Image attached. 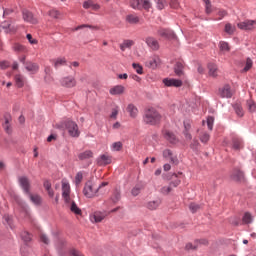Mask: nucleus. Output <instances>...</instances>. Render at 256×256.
I'll use <instances>...</instances> for the list:
<instances>
[{
    "instance_id": "f257e3e1",
    "label": "nucleus",
    "mask_w": 256,
    "mask_h": 256,
    "mask_svg": "<svg viewBox=\"0 0 256 256\" xmlns=\"http://www.w3.org/2000/svg\"><path fill=\"white\" fill-rule=\"evenodd\" d=\"M58 129H66L70 137H79V126L71 120H65L56 125Z\"/></svg>"
},
{
    "instance_id": "f03ea898",
    "label": "nucleus",
    "mask_w": 256,
    "mask_h": 256,
    "mask_svg": "<svg viewBox=\"0 0 256 256\" xmlns=\"http://www.w3.org/2000/svg\"><path fill=\"white\" fill-rule=\"evenodd\" d=\"M144 122L147 125H157L161 123V114H159L155 108H149L144 116Z\"/></svg>"
},
{
    "instance_id": "7ed1b4c3",
    "label": "nucleus",
    "mask_w": 256,
    "mask_h": 256,
    "mask_svg": "<svg viewBox=\"0 0 256 256\" xmlns=\"http://www.w3.org/2000/svg\"><path fill=\"white\" fill-rule=\"evenodd\" d=\"M99 191V186L93 184V182H87L83 189V194L88 199H92V197H97V192Z\"/></svg>"
},
{
    "instance_id": "20e7f679",
    "label": "nucleus",
    "mask_w": 256,
    "mask_h": 256,
    "mask_svg": "<svg viewBox=\"0 0 256 256\" xmlns=\"http://www.w3.org/2000/svg\"><path fill=\"white\" fill-rule=\"evenodd\" d=\"M62 199L64 203H70L73 196L71 195V185L69 181L63 179L62 180Z\"/></svg>"
},
{
    "instance_id": "39448f33",
    "label": "nucleus",
    "mask_w": 256,
    "mask_h": 256,
    "mask_svg": "<svg viewBox=\"0 0 256 256\" xmlns=\"http://www.w3.org/2000/svg\"><path fill=\"white\" fill-rule=\"evenodd\" d=\"M61 87H65L66 89H73V87H77V79L75 76H64L60 79Z\"/></svg>"
},
{
    "instance_id": "423d86ee",
    "label": "nucleus",
    "mask_w": 256,
    "mask_h": 256,
    "mask_svg": "<svg viewBox=\"0 0 256 256\" xmlns=\"http://www.w3.org/2000/svg\"><path fill=\"white\" fill-rule=\"evenodd\" d=\"M237 27L242 31H253V29H256V20H244L238 23Z\"/></svg>"
},
{
    "instance_id": "0eeeda50",
    "label": "nucleus",
    "mask_w": 256,
    "mask_h": 256,
    "mask_svg": "<svg viewBox=\"0 0 256 256\" xmlns=\"http://www.w3.org/2000/svg\"><path fill=\"white\" fill-rule=\"evenodd\" d=\"M218 95L222 97V99H231L233 97V90H231V86H229V84H225L219 88Z\"/></svg>"
},
{
    "instance_id": "6e6552de",
    "label": "nucleus",
    "mask_w": 256,
    "mask_h": 256,
    "mask_svg": "<svg viewBox=\"0 0 256 256\" xmlns=\"http://www.w3.org/2000/svg\"><path fill=\"white\" fill-rule=\"evenodd\" d=\"M231 179L236 183H245V173L240 169H234L231 173Z\"/></svg>"
},
{
    "instance_id": "1a4fd4ad",
    "label": "nucleus",
    "mask_w": 256,
    "mask_h": 256,
    "mask_svg": "<svg viewBox=\"0 0 256 256\" xmlns=\"http://www.w3.org/2000/svg\"><path fill=\"white\" fill-rule=\"evenodd\" d=\"M19 183H20V187L23 189L24 193L26 195H28L29 193H31L30 189H31V184L29 182V178L25 177V176H21L18 179Z\"/></svg>"
},
{
    "instance_id": "9d476101",
    "label": "nucleus",
    "mask_w": 256,
    "mask_h": 256,
    "mask_svg": "<svg viewBox=\"0 0 256 256\" xmlns=\"http://www.w3.org/2000/svg\"><path fill=\"white\" fill-rule=\"evenodd\" d=\"M146 45L152 49V51H159V41L153 36H148L145 38Z\"/></svg>"
},
{
    "instance_id": "9b49d317",
    "label": "nucleus",
    "mask_w": 256,
    "mask_h": 256,
    "mask_svg": "<svg viewBox=\"0 0 256 256\" xmlns=\"http://www.w3.org/2000/svg\"><path fill=\"white\" fill-rule=\"evenodd\" d=\"M145 65L149 69H157V66L161 65V58L159 56H152L146 61Z\"/></svg>"
},
{
    "instance_id": "f8f14e48",
    "label": "nucleus",
    "mask_w": 256,
    "mask_h": 256,
    "mask_svg": "<svg viewBox=\"0 0 256 256\" xmlns=\"http://www.w3.org/2000/svg\"><path fill=\"white\" fill-rule=\"evenodd\" d=\"M162 83H164L165 87H182L183 81L173 79V78H164L162 80Z\"/></svg>"
},
{
    "instance_id": "ddd939ff",
    "label": "nucleus",
    "mask_w": 256,
    "mask_h": 256,
    "mask_svg": "<svg viewBox=\"0 0 256 256\" xmlns=\"http://www.w3.org/2000/svg\"><path fill=\"white\" fill-rule=\"evenodd\" d=\"M66 207L70 209L71 213H74V215H81L82 211L80 210L79 206H77V203L72 199H70V202H64Z\"/></svg>"
},
{
    "instance_id": "4468645a",
    "label": "nucleus",
    "mask_w": 256,
    "mask_h": 256,
    "mask_svg": "<svg viewBox=\"0 0 256 256\" xmlns=\"http://www.w3.org/2000/svg\"><path fill=\"white\" fill-rule=\"evenodd\" d=\"M112 158L109 154H102L97 158V163L100 167H105V165H110Z\"/></svg>"
},
{
    "instance_id": "2eb2a0df",
    "label": "nucleus",
    "mask_w": 256,
    "mask_h": 256,
    "mask_svg": "<svg viewBox=\"0 0 256 256\" xmlns=\"http://www.w3.org/2000/svg\"><path fill=\"white\" fill-rule=\"evenodd\" d=\"M23 19L26 23H31L32 25H37L38 21L37 18L33 17V13L29 10H23Z\"/></svg>"
},
{
    "instance_id": "dca6fc26",
    "label": "nucleus",
    "mask_w": 256,
    "mask_h": 256,
    "mask_svg": "<svg viewBox=\"0 0 256 256\" xmlns=\"http://www.w3.org/2000/svg\"><path fill=\"white\" fill-rule=\"evenodd\" d=\"M158 35L160 37H163L164 39H173L175 37V34L170 29L160 28L158 30Z\"/></svg>"
},
{
    "instance_id": "f3484780",
    "label": "nucleus",
    "mask_w": 256,
    "mask_h": 256,
    "mask_svg": "<svg viewBox=\"0 0 256 256\" xmlns=\"http://www.w3.org/2000/svg\"><path fill=\"white\" fill-rule=\"evenodd\" d=\"M107 217V212H94L93 215L91 216V221L94 223H101L103 219Z\"/></svg>"
},
{
    "instance_id": "a211bd4d",
    "label": "nucleus",
    "mask_w": 256,
    "mask_h": 256,
    "mask_svg": "<svg viewBox=\"0 0 256 256\" xmlns=\"http://www.w3.org/2000/svg\"><path fill=\"white\" fill-rule=\"evenodd\" d=\"M163 135H164V139H166V141H169V143H172L173 145H175V143H177V136H175V134L169 130H164L163 131Z\"/></svg>"
},
{
    "instance_id": "6ab92c4d",
    "label": "nucleus",
    "mask_w": 256,
    "mask_h": 256,
    "mask_svg": "<svg viewBox=\"0 0 256 256\" xmlns=\"http://www.w3.org/2000/svg\"><path fill=\"white\" fill-rule=\"evenodd\" d=\"M1 29H5L6 33H13L15 31H17V28L15 27V24L12 22H4L1 26H0V31Z\"/></svg>"
},
{
    "instance_id": "aec40b11",
    "label": "nucleus",
    "mask_w": 256,
    "mask_h": 256,
    "mask_svg": "<svg viewBox=\"0 0 256 256\" xmlns=\"http://www.w3.org/2000/svg\"><path fill=\"white\" fill-rule=\"evenodd\" d=\"M110 95H123L125 87L123 85H116L109 90Z\"/></svg>"
},
{
    "instance_id": "412c9836",
    "label": "nucleus",
    "mask_w": 256,
    "mask_h": 256,
    "mask_svg": "<svg viewBox=\"0 0 256 256\" xmlns=\"http://www.w3.org/2000/svg\"><path fill=\"white\" fill-rule=\"evenodd\" d=\"M163 157H165V159H170V161L174 165H177L179 163V160L175 156H173V152L169 149L163 151Z\"/></svg>"
},
{
    "instance_id": "4be33fe9",
    "label": "nucleus",
    "mask_w": 256,
    "mask_h": 256,
    "mask_svg": "<svg viewBox=\"0 0 256 256\" xmlns=\"http://www.w3.org/2000/svg\"><path fill=\"white\" fill-rule=\"evenodd\" d=\"M84 9H91L92 11H99L100 6L99 4H95L93 0H87L83 3Z\"/></svg>"
},
{
    "instance_id": "5701e85b",
    "label": "nucleus",
    "mask_w": 256,
    "mask_h": 256,
    "mask_svg": "<svg viewBox=\"0 0 256 256\" xmlns=\"http://www.w3.org/2000/svg\"><path fill=\"white\" fill-rule=\"evenodd\" d=\"M30 201L34 204V205H41V203H43V198H41V196L39 194H31V192H29V194H27Z\"/></svg>"
},
{
    "instance_id": "b1692460",
    "label": "nucleus",
    "mask_w": 256,
    "mask_h": 256,
    "mask_svg": "<svg viewBox=\"0 0 256 256\" xmlns=\"http://www.w3.org/2000/svg\"><path fill=\"white\" fill-rule=\"evenodd\" d=\"M161 205V199H156V200H152L149 201L146 204L147 209H149L150 211H155L157 209H159V206Z\"/></svg>"
},
{
    "instance_id": "393cba45",
    "label": "nucleus",
    "mask_w": 256,
    "mask_h": 256,
    "mask_svg": "<svg viewBox=\"0 0 256 256\" xmlns=\"http://www.w3.org/2000/svg\"><path fill=\"white\" fill-rule=\"evenodd\" d=\"M126 110L127 113H129L130 117H132V119H135V117H137V115L139 114V110L134 104H129Z\"/></svg>"
},
{
    "instance_id": "a878e982",
    "label": "nucleus",
    "mask_w": 256,
    "mask_h": 256,
    "mask_svg": "<svg viewBox=\"0 0 256 256\" xmlns=\"http://www.w3.org/2000/svg\"><path fill=\"white\" fill-rule=\"evenodd\" d=\"M25 69L28 70L29 73H32L34 75V73H37V71H39V65H37V63L28 62L25 64Z\"/></svg>"
},
{
    "instance_id": "bb28decb",
    "label": "nucleus",
    "mask_w": 256,
    "mask_h": 256,
    "mask_svg": "<svg viewBox=\"0 0 256 256\" xmlns=\"http://www.w3.org/2000/svg\"><path fill=\"white\" fill-rule=\"evenodd\" d=\"M52 63L55 69H59V67H63V65H67V59L65 58H57L52 60Z\"/></svg>"
},
{
    "instance_id": "cd10ccee",
    "label": "nucleus",
    "mask_w": 256,
    "mask_h": 256,
    "mask_svg": "<svg viewBox=\"0 0 256 256\" xmlns=\"http://www.w3.org/2000/svg\"><path fill=\"white\" fill-rule=\"evenodd\" d=\"M232 147L236 151H239V149H241L243 147V141L241 139H239L238 137H234L232 139Z\"/></svg>"
},
{
    "instance_id": "c85d7f7f",
    "label": "nucleus",
    "mask_w": 256,
    "mask_h": 256,
    "mask_svg": "<svg viewBox=\"0 0 256 256\" xmlns=\"http://www.w3.org/2000/svg\"><path fill=\"white\" fill-rule=\"evenodd\" d=\"M208 71H209V75L210 77H217V73H218V68L217 65H215L214 63H209L208 64Z\"/></svg>"
},
{
    "instance_id": "c756f323",
    "label": "nucleus",
    "mask_w": 256,
    "mask_h": 256,
    "mask_svg": "<svg viewBox=\"0 0 256 256\" xmlns=\"http://www.w3.org/2000/svg\"><path fill=\"white\" fill-rule=\"evenodd\" d=\"M135 45L133 40H124L122 44H120L121 51H125L126 49H131Z\"/></svg>"
},
{
    "instance_id": "7c9ffc66",
    "label": "nucleus",
    "mask_w": 256,
    "mask_h": 256,
    "mask_svg": "<svg viewBox=\"0 0 256 256\" xmlns=\"http://www.w3.org/2000/svg\"><path fill=\"white\" fill-rule=\"evenodd\" d=\"M110 199L114 203H119L121 201V190L116 188Z\"/></svg>"
},
{
    "instance_id": "2f4dec72",
    "label": "nucleus",
    "mask_w": 256,
    "mask_h": 256,
    "mask_svg": "<svg viewBox=\"0 0 256 256\" xmlns=\"http://www.w3.org/2000/svg\"><path fill=\"white\" fill-rule=\"evenodd\" d=\"M184 67H185V65L183 64V62L176 63V65L174 67V71L178 77H181L183 75Z\"/></svg>"
},
{
    "instance_id": "473e14b6",
    "label": "nucleus",
    "mask_w": 256,
    "mask_h": 256,
    "mask_svg": "<svg viewBox=\"0 0 256 256\" xmlns=\"http://www.w3.org/2000/svg\"><path fill=\"white\" fill-rule=\"evenodd\" d=\"M126 21L127 23H130V25H137V23H139V16L129 14L126 16Z\"/></svg>"
},
{
    "instance_id": "72a5a7b5",
    "label": "nucleus",
    "mask_w": 256,
    "mask_h": 256,
    "mask_svg": "<svg viewBox=\"0 0 256 256\" xmlns=\"http://www.w3.org/2000/svg\"><path fill=\"white\" fill-rule=\"evenodd\" d=\"M91 157H93V152H91V150H86L85 152H82L78 155V158L80 159V161L91 159Z\"/></svg>"
},
{
    "instance_id": "f704fd0d",
    "label": "nucleus",
    "mask_w": 256,
    "mask_h": 256,
    "mask_svg": "<svg viewBox=\"0 0 256 256\" xmlns=\"http://www.w3.org/2000/svg\"><path fill=\"white\" fill-rule=\"evenodd\" d=\"M219 48L222 53H229L231 51V46L225 41H220Z\"/></svg>"
},
{
    "instance_id": "c9c22d12",
    "label": "nucleus",
    "mask_w": 256,
    "mask_h": 256,
    "mask_svg": "<svg viewBox=\"0 0 256 256\" xmlns=\"http://www.w3.org/2000/svg\"><path fill=\"white\" fill-rule=\"evenodd\" d=\"M14 80H15L16 86L19 88H21V87H23V85H25V78L23 77V75L17 74L14 77Z\"/></svg>"
},
{
    "instance_id": "e433bc0d",
    "label": "nucleus",
    "mask_w": 256,
    "mask_h": 256,
    "mask_svg": "<svg viewBox=\"0 0 256 256\" xmlns=\"http://www.w3.org/2000/svg\"><path fill=\"white\" fill-rule=\"evenodd\" d=\"M156 8L159 11H163L167 7V0H154Z\"/></svg>"
},
{
    "instance_id": "4c0bfd02",
    "label": "nucleus",
    "mask_w": 256,
    "mask_h": 256,
    "mask_svg": "<svg viewBox=\"0 0 256 256\" xmlns=\"http://www.w3.org/2000/svg\"><path fill=\"white\" fill-rule=\"evenodd\" d=\"M224 31L228 35H233V33H235V31H237V28L235 27V25H232L231 23H227L225 25Z\"/></svg>"
},
{
    "instance_id": "58836bf2",
    "label": "nucleus",
    "mask_w": 256,
    "mask_h": 256,
    "mask_svg": "<svg viewBox=\"0 0 256 256\" xmlns=\"http://www.w3.org/2000/svg\"><path fill=\"white\" fill-rule=\"evenodd\" d=\"M12 49H13V51H15V53H26L27 52V48L21 44H14Z\"/></svg>"
},
{
    "instance_id": "ea45409f",
    "label": "nucleus",
    "mask_w": 256,
    "mask_h": 256,
    "mask_svg": "<svg viewBox=\"0 0 256 256\" xmlns=\"http://www.w3.org/2000/svg\"><path fill=\"white\" fill-rule=\"evenodd\" d=\"M93 29L94 31H99V26H93V25H89V24H82L80 26H77L74 31H79L80 29Z\"/></svg>"
},
{
    "instance_id": "a19ab883",
    "label": "nucleus",
    "mask_w": 256,
    "mask_h": 256,
    "mask_svg": "<svg viewBox=\"0 0 256 256\" xmlns=\"http://www.w3.org/2000/svg\"><path fill=\"white\" fill-rule=\"evenodd\" d=\"M242 221L245 223V225H249V223H253V216L251 213L246 212L242 218Z\"/></svg>"
},
{
    "instance_id": "79ce46f5",
    "label": "nucleus",
    "mask_w": 256,
    "mask_h": 256,
    "mask_svg": "<svg viewBox=\"0 0 256 256\" xmlns=\"http://www.w3.org/2000/svg\"><path fill=\"white\" fill-rule=\"evenodd\" d=\"M235 113L238 117H243L244 112H243V107H241L239 104H234L233 105Z\"/></svg>"
},
{
    "instance_id": "37998d69",
    "label": "nucleus",
    "mask_w": 256,
    "mask_h": 256,
    "mask_svg": "<svg viewBox=\"0 0 256 256\" xmlns=\"http://www.w3.org/2000/svg\"><path fill=\"white\" fill-rule=\"evenodd\" d=\"M112 151H121L123 149V143L121 141L114 142L111 146Z\"/></svg>"
},
{
    "instance_id": "c03bdc74",
    "label": "nucleus",
    "mask_w": 256,
    "mask_h": 256,
    "mask_svg": "<svg viewBox=\"0 0 256 256\" xmlns=\"http://www.w3.org/2000/svg\"><path fill=\"white\" fill-rule=\"evenodd\" d=\"M153 7L151 4V1L149 0H142L141 9H145L146 11H149Z\"/></svg>"
},
{
    "instance_id": "a18cd8bd",
    "label": "nucleus",
    "mask_w": 256,
    "mask_h": 256,
    "mask_svg": "<svg viewBox=\"0 0 256 256\" xmlns=\"http://www.w3.org/2000/svg\"><path fill=\"white\" fill-rule=\"evenodd\" d=\"M247 105H248V110L250 111V113H255V111H256V104H255V101H253V100H248V101H247Z\"/></svg>"
},
{
    "instance_id": "49530a36",
    "label": "nucleus",
    "mask_w": 256,
    "mask_h": 256,
    "mask_svg": "<svg viewBox=\"0 0 256 256\" xmlns=\"http://www.w3.org/2000/svg\"><path fill=\"white\" fill-rule=\"evenodd\" d=\"M21 238L23 239V241H25V243H29V241H31L32 239V235L29 232L24 231L21 234Z\"/></svg>"
},
{
    "instance_id": "de8ad7c7",
    "label": "nucleus",
    "mask_w": 256,
    "mask_h": 256,
    "mask_svg": "<svg viewBox=\"0 0 256 256\" xmlns=\"http://www.w3.org/2000/svg\"><path fill=\"white\" fill-rule=\"evenodd\" d=\"M251 67H253V60H251L250 58H247L245 67L242 70L243 73H247V71H249L251 69Z\"/></svg>"
},
{
    "instance_id": "09e8293b",
    "label": "nucleus",
    "mask_w": 256,
    "mask_h": 256,
    "mask_svg": "<svg viewBox=\"0 0 256 256\" xmlns=\"http://www.w3.org/2000/svg\"><path fill=\"white\" fill-rule=\"evenodd\" d=\"M11 121V118H5V123L3 125L4 130L6 131V133L10 134L11 133V124H9V122Z\"/></svg>"
},
{
    "instance_id": "8fccbe9b",
    "label": "nucleus",
    "mask_w": 256,
    "mask_h": 256,
    "mask_svg": "<svg viewBox=\"0 0 256 256\" xmlns=\"http://www.w3.org/2000/svg\"><path fill=\"white\" fill-rule=\"evenodd\" d=\"M133 69L138 73V75H143V66L137 63L132 64Z\"/></svg>"
},
{
    "instance_id": "3c124183",
    "label": "nucleus",
    "mask_w": 256,
    "mask_h": 256,
    "mask_svg": "<svg viewBox=\"0 0 256 256\" xmlns=\"http://www.w3.org/2000/svg\"><path fill=\"white\" fill-rule=\"evenodd\" d=\"M142 0H131V7L133 9H141Z\"/></svg>"
},
{
    "instance_id": "603ef678",
    "label": "nucleus",
    "mask_w": 256,
    "mask_h": 256,
    "mask_svg": "<svg viewBox=\"0 0 256 256\" xmlns=\"http://www.w3.org/2000/svg\"><path fill=\"white\" fill-rule=\"evenodd\" d=\"M4 221L6 225H9L10 229H13V218H11V216L5 215Z\"/></svg>"
},
{
    "instance_id": "864d4df0",
    "label": "nucleus",
    "mask_w": 256,
    "mask_h": 256,
    "mask_svg": "<svg viewBox=\"0 0 256 256\" xmlns=\"http://www.w3.org/2000/svg\"><path fill=\"white\" fill-rule=\"evenodd\" d=\"M189 209L193 213H197V211H199V209H201V205L195 204V203H191L190 206H189Z\"/></svg>"
},
{
    "instance_id": "5fc2aeb1",
    "label": "nucleus",
    "mask_w": 256,
    "mask_h": 256,
    "mask_svg": "<svg viewBox=\"0 0 256 256\" xmlns=\"http://www.w3.org/2000/svg\"><path fill=\"white\" fill-rule=\"evenodd\" d=\"M213 123H215V118L213 117H208L207 118V127L210 131H213Z\"/></svg>"
},
{
    "instance_id": "6e6d98bb",
    "label": "nucleus",
    "mask_w": 256,
    "mask_h": 256,
    "mask_svg": "<svg viewBox=\"0 0 256 256\" xmlns=\"http://www.w3.org/2000/svg\"><path fill=\"white\" fill-rule=\"evenodd\" d=\"M210 138L211 136L207 132L202 133V135L200 136V140L202 143H207Z\"/></svg>"
},
{
    "instance_id": "4d7b16f0",
    "label": "nucleus",
    "mask_w": 256,
    "mask_h": 256,
    "mask_svg": "<svg viewBox=\"0 0 256 256\" xmlns=\"http://www.w3.org/2000/svg\"><path fill=\"white\" fill-rule=\"evenodd\" d=\"M48 15H49V17H52V19H59L60 13L57 10H50L48 12Z\"/></svg>"
},
{
    "instance_id": "13d9d810",
    "label": "nucleus",
    "mask_w": 256,
    "mask_h": 256,
    "mask_svg": "<svg viewBox=\"0 0 256 256\" xmlns=\"http://www.w3.org/2000/svg\"><path fill=\"white\" fill-rule=\"evenodd\" d=\"M170 191H173V188L170 185L161 188L162 195H169Z\"/></svg>"
},
{
    "instance_id": "bf43d9fd",
    "label": "nucleus",
    "mask_w": 256,
    "mask_h": 256,
    "mask_svg": "<svg viewBox=\"0 0 256 256\" xmlns=\"http://www.w3.org/2000/svg\"><path fill=\"white\" fill-rule=\"evenodd\" d=\"M83 181V173L82 172H78L75 176V183L76 185H79V183H81Z\"/></svg>"
},
{
    "instance_id": "052dcab7",
    "label": "nucleus",
    "mask_w": 256,
    "mask_h": 256,
    "mask_svg": "<svg viewBox=\"0 0 256 256\" xmlns=\"http://www.w3.org/2000/svg\"><path fill=\"white\" fill-rule=\"evenodd\" d=\"M40 241L45 245H49V237L46 236V234H43V233L40 234Z\"/></svg>"
},
{
    "instance_id": "680f3d73",
    "label": "nucleus",
    "mask_w": 256,
    "mask_h": 256,
    "mask_svg": "<svg viewBox=\"0 0 256 256\" xmlns=\"http://www.w3.org/2000/svg\"><path fill=\"white\" fill-rule=\"evenodd\" d=\"M117 115H119V107H115L112 109L110 117L111 119H117Z\"/></svg>"
},
{
    "instance_id": "e2e57ef3",
    "label": "nucleus",
    "mask_w": 256,
    "mask_h": 256,
    "mask_svg": "<svg viewBox=\"0 0 256 256\" xmlns=\"http://www.w3.org/2000/svg\"><path fill=\"white\" fill-rule=\"evenodd\" d=\"M141 193V187L139 186H135L133 189H132V195L134 197H137V195H139Z\"/></svg>"
},
{
    "instance_id": "0e129e2a",
    "label": "nucleus",
    "mask_w": 256,
    "mask_h": 256,
    "mask_svg": "<svg viewBox=\"0 0 256 256\" xmlns=\"http://www.w3.org/2000/svg\"><path fill=\"white\" fill-rule=\"evenodd\" d=\"M26 38L31 45H37V39H33V36L31 34H27Z\"/></svg>"
},
{
    "instance_id": "69168bd1",
    "label": "nucleus",
    "mask_w": 256,
    "mask_h": 256,
    "mask_svg": "<svg viewBox=\"0 0 256 256\" xmlns=\"http://www.w3.org/2000/svg\"><path fill=\"white\" fill-rule=\"evenodd\" d=\"M206 5V13H211V1L210 0H203Z\"/></svg>"
},
{
    "instance_id": "338daca9",
    "label": "nucleus",
    "mask_w": 256,
    "mask_h": 256,
    "mask_svg": "<svg viewBox=\"0 0 256 256\" xmlns=\"http://www.w3.org/2000/svg\"><path fill=\"white\" fill-rule=\"evenodd\" d=\"M43 186H44V189H46L47 191L51 189V182H49V180H45Z\"/></svg>"
},
{
    "instance_id": "774afa93",
    "label": "nucleus",
    "mask_w": 256,
    "mask_h": 256,
    "mask_svg": "<svg viewBox=\"0 0 256 256\" xmlns=\"http://www.w3.org/2000/svg\"><path fill=\"white\" fill-rule=\"evenodd\" d=\"M71 255H73V256H85L81 252H79L78 250H72Z\"/></svg>"
}]
</instances>
